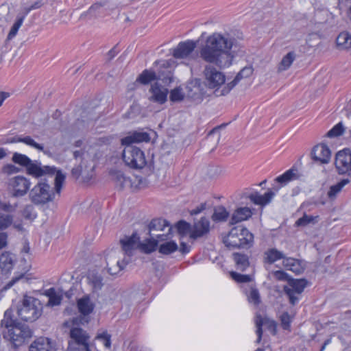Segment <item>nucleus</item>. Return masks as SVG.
<instances>
[{"instance_id": "1", "label": "nucleus", "mask_w": 351, "mask_h": 351, "mask_svg": "<svg viewBox=\"0 0 351 351\" xmlns=\"http://www.w3.org/2000/svg\"><path fill=\"white\" fill-rule=\"evenodd\" d=\"M235 41L228 34L214 33L208 36L206 45L200 50V57L206 62L213 63L220 68L231 65L234 56L231 49Z\"/></svg>"}, {"instance_id": "2", "label": "nucleus", "mask_w": 351, "mask_h": 351, "mask_svg": "<svg viewBox=\"0 0 351 351\" xmlns=\"http://www.w3.org/2000/svg\"><path fill=\"white\" fill-rule=\"evenodd\" d=\"M1 325L7 330L3 332V337L9 339L14 348L21 346L33 335V331L28 325L21 323L14 317L12 308L5 311Z\"/></svg>"}, {"instance_id": "3", "label": "nucleus", "mask_w": 351, "mask_h": 351, "mask_svg": "<svg viewBox=\"0 0 351 351\" xmlns=\"http://www.w3.org/2000/svg\"><path fill=\"white\" fill-rule=\"evenodd\" d=\"M222 241L229 250L250 249L254 244V234L243 226L232 227Z\"/></svg>"}, {"instance_id": "4", "label": "nucleus", "mask_w": 351, "mask_h": 351, "mask_svg": "<svg viewBox=\"0 0 351 351\" xmlns=\"http://www.w3.org/2000/svg\"><path fill=\"white\" fill-rule=\"evenodd\" d=\"M12 161L24 167L27 175L38 179L45 176H53L56 171L55 167L43 166L40 161L32 160L27 156L18 152L12 154Z\"/></svg>"}, {"instance_id": "5", "label": "nucleus", "mask_w": 351, "mask_h": 351, "mask_svg": "<svg viewBox=\"0 0 351 351\" xmlns=\"http://www.w3.org/2000/svg\"><path fill=\"white\" fill-rule=\"evenodd\" d=\"M122 158L125 164L132 169L145 168L147 174H151L154 171V156H152L151 160H147L144 152L136 146H125Z\"/></svg>"}, {"instance_id": "6", "label": "nucleus", "mask_w": 351, "mask_h": 351, "mask_svg": "<svg viewBox=\"0 0 351 351\" xmlns=\"http://www.w3.org/2000/svg\"><path fill=\"white\" fill-rule=\"evenodd\" d=\"M43 304L40 301L34 297L25 295L16 306V313L24 322H33L42 315Z\"/></svg>"}, {"instance_id": "7", "label": "nucleus", "mask_w": 351, "mask_h": 351, "mask_svg": "<svg viewBox=\"0 0 351 351\" xmlns=\"http://www.w3.org/2000/svg\"><path fill=\"white\" fill-rule=\"evenodd\" d=\"M40 178L37 184L30 190L29 194L31 202L36 205H44L52 202L55 195L47 179L43 178V177Z\"/></svg>"}, {"instance_id": "8", "label": "nucleus", "mask_w": 351, "mask_h": 351, "mask_svg": "<svg viewBox=\"0 0 351 351\" xmlns=\"http://www.w3.org/2000/svg\"><path fill=\"white\" fill-rule=\"evenodd\" d=\"M68 351H93L92 346L88 343L90 338L86 330L81 328L73 327L70 330Z\"/></svg>"}, {"instance_id": "9", "label": "nucleus", "mask_w": 351, "mask_h": 351, "mask_svg": "<svg viewBox=\"0 0 351 351\" xmlns=\"http://www.w3.org/2000/svg\"><path fill=\"white\" fill-rule=\"evenodd\" d=\"M110 175L115 188L119 191L130 189L132 191H136L144 187L142 178L136 177L134 180H132L130 178L125 176L120 171H111Z\"/></svg>"}, {"instance_id": "10", "label": "nucleus", "mask_w": 351, "mask_h": 351, "mask_svg": "<svg viewBox=\"0 0 351 351\" xmlns=\"http://www.w3.org/2000/svg\"><path fill=\"white\" fill-rule=\"evenodd\" d=\"M154 65L157 66L156 71V80L161 81L165 86L169 85L173 81V60H160L154 62Z\"/></svg>"}, {"instance_id": "11", "label": "nucleus", "mask_w": 351, "mask_h": 351, "mask_svg": "<svg viewBox=\"0 0 351 351\" xmlns=\"http://www.w3.org/2000/svg\"><path fill=\"white\" fill-rule=\"evenodd\" d=\"M335 166L339 175H347L351 178V150L345 148L335 155Z\"/></svg>"}, {"instance_id": "12", "label": "nucleus", "mask_w": 351, "mask_h": 351, "mask_svg": "<svg viewBox=\"0 0 351 351\" xmlns=\"http://www.w3.org/2000/svg\"><path fill=\"white\" fill-rule=\"evenodd\" d=\"M308 284V282L305 278L294 279L292 278L291 280H289V286L290 287L287 285L284 286L283 291L288 296L289 303L291 305L295 306L299 300V298L295 294L302 293Z\"/></svg>"}, {"instance_id": "13", "label": "nucleus", "mask_w": 351, "mask_h": 351, "mask_svg": "<svg viewBox=\"0 0 351 351\" xmlns=\"http://www.w3.org/2000/svg\"><path fill=\"white\" fill-rule=\"evenodd\" d=\"M9 188L13 197H19L25 195L31 186L30 180L23 176H16L9 180Z\"/></svg>"}, {"instance_id": "14", "label": "nucleus", "mask_w": 351, "mask_h": 351, "mask_svg": "<svg viewBox=\"0 0 351 351\" xmlns=\"http://www.w3.org/2000/svg\"><path fill=\"white\" fill-rule=\"evenodd\" d=\"M205 77V84L210 88H215L223 84L226 81L225 75L216 68L212 66H206L204 71Z\"/></svg>"}, {"instance_id": "15", "label": "nucleus", "mask_w": 351, "mask_h": 351, "mask_svg": "<svg viewBox=\"0 0 351 351\" xmlns=\"http://www.w3.org/2000/svg\"><path fill=\"white\" fill-rule=\"evenodd\" d=\"M311 156L315 162L328 164L330 160L331 152L326 145L320 143L313 147Z\"/></svg>"}, {"instance_id": "16", "label": "nucleus", "mask_w": 351, "mask_h": 351, "mask_svg": "<svg viewBox=\"0 0 351 351\" xmlns=\"http://www.w3.org/2000/svg\"><path fill=\"white\" fill-rule=\"evenodd\" d=\"M196 46L197 43L192 40L180 42L173 49L172 56L176 59L186 58L194 51Z\"/></svg>"}, {"instance_id": "17", "label": "nucleus", "mask_w": 351, "mask_h": 351, "mask_svg": "<svg viewBox=\"0 0 351 351\" xmlns=\"http://www.w3.org/2000/svg\"><path fill=\"white\" fill-rule=\"evenodd\" d=\"M140 241V237L136 232H134L131 236H125L119 241L123 254L132 256L133 251L137 247Z\"/></svg>"}, {"instance_id": "18", "label": "nucleus", "mask_w": 351, "mask_h": 351, "mask_svg": "<svg viewBox=\"0 0 351 351\" xmlns=\"http://www.w3.org/2000/svg\"><path fill=\"white\" fill-rule=\"evenodd\" d=\"M151 140L149 134L144 132L143 129L129 132V134L121 139V143L125 146H132V143L142 142L148 143Z\"/></svg>"}, {"instance_id": "19", "label": "nucleus", "mask_w": 351, "mask_h": 351, "mask_svg": "<svg viewBox=\"0 0 351 351\" xmlns=\"http://www.w3.org/2000/svg\"><path fill=\"white\" fill-rule=\"evenodd\" d=\"M192 228L190 238L195 240L203 237L210 232V221L206 217H202L198 221L194 222Z\"/></svg>"}, {"instance_id": "20", "label": "nucleus", "mask_w": 351, "mask_h": 351, "mask_svg": "<svg viewBox=\"0 0 351 351\" xmlns=\"http://www.w3.org/2000/svg\"><path fill=\"white\" fill-rule=\"evenodd\" d=\"M29 351H56V348L51 339L40 337L30 344Z\"/></svg>"}, {"instance_id": "21", "label": "nucleus", "mask_w": 351, "mask_h": 351, "mask_svg": "<svg viewBox=\"0 0 351 351\" xmlns=\"http://www.w3.org/2000/svg\"><path fill=\"white\" fill-rule=\"evenodd\" d=\"M149 91L152 93L149 100L160 104H165L167 100L169 90L167 88L162 87L161 85L155 82L152 85Z\"/></svg>"}, {"instance_id": "22", "label": "nucleus", "mask_w": 351, "mask_h": 351, "mask_svg": "<svg viewBox=\"0 0 351 351\" xmlns=\"http://www.w3.org/2000/svg\"><path fill=\"white\" fill-rule=\"evenodd\" d=\"M253 73V69L250 66H245L235 76L234 79L228 83L221 91V95H226L228 94L230 90L243 79L250 77Z\"/></svg>"}, {"instance_id": "23", "label": "nucleus", "mask_w": 351, "mask_h": 351, "mask_svg": "<svg viewBox=\"0 0 351 351\" xmlns=\"http://www.w3.org/2000/svg\"><path fill=\"white\" fill-rule=\"evenodd\" d=\"M256 335L257 340L256 343H259L261 341L263 336V325L267 324V328L271 330L274 335L276 334V323L273 320H269L267 318L263 319L261 315H258L256 317Z\"/></svg>"}, {"instance_id": "24", "label": "nucleus", "mask_w": 351, "mask_h": 351, "mask_svg": "<svg viewBox=\"0 0 351 351\" xmlns=\"http://www.w3.org/2000/svg\"><path fill=\"white\" fill-rule=\"evenodd\" d=\"M252 210L248 207L237 208L232 215L229 224L233 226L241 221H246L252 216Z\"/></svg>"}, {"instance_id": "25", "label": "nucleus", "mask_w": 351, "mask_h": 351, "mask_svg": "<svg viewBox=\"0 0 351 351\" xmlns=\"http://www.w3.org/2000/svg\"><path fill=\"white\" fill-rule=\"evenodd\" d=\"M274 195L275 193L269 190L263 195L259 194L258 192L252 193L247 196V198L254 204L263 206L271 202Z\"/></svg>"}, {"instance_id": "26", "label": "nucleus", "mask_w": 351, "mask_h": 351, "mask_svg": "<svg viewBox=\"0 0 351 351\" xmlns=\"http://www.w3.org/2000/svg\"><path fill=\"white\" fill-rule=\"evenodd\" d=\"M14 255L9 252H5L0 256V268L2 273L6 274L10 272L14 265Z\"/></svg>"}, {"instance_id": "27", "label": "nucleus", "mask_w": 351, "mask_h": 351, "mask_svg": "<svg viewBox=\"0 0 351 351\" xmlns=\"http://www.w3.org/2000/svg\"><path fill=\"white\" fill-rule=\"evenodd\" d=\"M77 304L79 312L84 316L89 315L93 311L95 307L88 295H85L79 299Z\"/></svg>"}, {"instance_id": "28", "label": "nucleus", "mask_w": 351, "mask_h": 351, "mask_svg": "<svg viewBox=\"0 0 351 351\" xmlns=\"http://www.w3.org/2000/svg\"><path fill=\"white\" fill-rule=\"evenodd\" d=\"M232 258L235 263L237 269L244 271L250 267L249 256L241 252H234L232 254Z\"/></svg>"}, {"instance_id": "29", "label": "nucleus", "mask_w": 351, "mask_h": 351, "mask_svg": "<svg viewBox=\"0 0 351 351\" xmlns=\"http://www.w3.org/2000/svg\"><path fill=\"white\" fill-rule=\"evenodd\" d=\"M186 97L192 101H199L202 99V94L201 93L199 85L197 83H190L186 87Z\"/></svg>"}, {"instance_id": "30", "label": "nucleus", "mask_w": 351, "mask_h": 351, "mask_svg": "<svg viewBox=\"0 0 351 351\" xmlns=\"http://www.w3.org/2000/svg\"><path fill=\"white\" fill-rule=\"evenodd\" d=\"M350 182L348 178H344L340 180L337 184L330 186L328 191L327 192L328 198L333 201L335 200L338 194L341 191L342 189Z\"/></svg>"}, {"instance_id": "31", "label": "nucleus", "mask_w": 351, "mask_h": 351, "mask_svg": "<svg viewBox=\"0 0 351 351\" xmlns=\"http://www.w3.org/2000/svg\"><path fill=\"white\" fill-rule=\"evenodd\" d=\"M285 258L284 254L276 248L269 249L264 253V262L268 264H272L280 259L285 261Z\"/></svg>"}, {"instance_id": "32", "label": "nucleus", "mask_w": 351, "mask_h": 351, "mask_svg": "<svg viewBox=\"0 0 351 351\" xmlns=\"http://www.w3.org/2000/svg\"><path fill=\"white\" fill-rule=\"evenodd\" d=\"M283 264L287 269L292 271L296 274H301L304 268L302 265V261L293 258H286Z\"/></svg>"}, {"instance_id": "33", "label": "nucleus", "mask_w": 351, "mask_h": 351, "mask_svg": "<svg viewBox=\"0 0 351 351\" xmlns=\"http://www.w3.org/2000/svg\"><path fill=\"white\" fill-rule=\"evenodd\" d=\"M158 245V241L152 237L145 239V243L139 242L138 248L145 254H151L157 249Z\"/></svg>"}, {"instance_id": "34", "label": "nucleus", "mask_w": 351, "mask_h": 351, "mask_svg": "<svg viewBox=\"0 0 351 351\" xmlns=\"http://www.w3.org/2000/svg\"><path fill=\"white\" fill-rule=\"evenodd\" d=\"M337 47L341 49L351 48V34L348 32H341L336 38Z\"/></svg>"}, {"instance_id": "35", "label": "nucleus", "mask_w": 351, "mask_h": 351, "mask_svg": "<svg viewBox=\"0 0 351 351\" xmlns=\"http://www.w3.org/2000/svg\"><path fill=\"white\" fill-rule=\"evenodd\" d=\"M154 80H156V71L152 69H145L137 77V82L143 85H147Z\"/></svg>"}, {"instance_id": "36", "label": "nucleus", "mask_w": 351, "mask_h": 351, "mask_svg": "<svg viewBox=\"0 0 351 351\" xmlns=\"http://www.w3.org/2000/svg\"><path fill=\"white\" fill-rule=\"evenodd\" d=\"M297 170L292 167L285 171L283 174L278 176L275 181L282 185L287 184L289 182L299 178V176L295 173Z\"/></svg>"}, {"instance_id": "37", "label": "nucleus", "mask_w": 351, "mask_h": 351, "mask_svg": "<svg viewBox=\"0 0 351 351\" xmlns=\"http://www.w3.org/2000/svg\"><path fill=\"white\" fill-rule=\"evenodd\" d=\"M229 215V213L223 206H218L214 208V212L211 216V219L215 222L226 221Z\"/></svg>"}, {"instance_id": "38", "label": "nucleus", "mask_w": 351, "mask_h": 351, "mask_svg": "<svg viewBox=\"0 0 351 351\" xmlns=\"http://www.w3.org/2000/svg\"><path fill=\"white\" fill-rule=\"evenodd\" d=\"M166 227H170L169 222L164 219L158 218L152 219L148 225L149 234L152 230L162 231Z\"/></svg>"}, {"instance_id": "39", "label": "nucleus", "mask_w": 351, "mask_h": 351, "mask_svg": "<svg viewBox=\"0 0 351 351\" xmlns=\"http://www.w3.org/2000/svg\"><path fill=\"white\" fill-rule=\"evenodd\" d=\"M295 58L296 54L294 51L289 52L281 60L278 64V70L279 71L287 70L291 66Z\"/></svg>"}, {"instance_id": "40", "label": "nucleus", "mask_w": 351, "mask_h": 351, "mask_svg": "<svg viewBox=\"0 0 351 351\" xmlns=\"http://www.w3.org/2000/svg\"><path fill=\"white\" fill-rule=\"evenodd\" d=\"M178 250L177 243L173 241L162 243L158 247V252L165 255L171 254Z\"/></svg>"}, {"instance_id": "41", "label": "nucleus", "mask_w": 351, "mask_h": 351, "mask_svg": "<svg viewBox=\"0 0 351 351\" xmlns=\"http://www.w3.org/2000/svg\"><path fill=\"white\" fill-rule=\"evenodd\" d=\"M175 227L177 230L178 233L182 236H185L189 233L191 234V232L193 230L192 226L191 225V223L186 222L184 220L178 221L176 223Z\"/></svg>"}, {"instance_id": "42", "label": "nucleus", "mask_w": 351, "mask_h": 351, "mask_svg": "<svg viewBox=\"0 0 351 351\" xmlns=\"http://www.w3.org/2000/svg\"><path fill=\"white\" fill-rule=\"evenodd\" d=\"M318 219H319V216L314 217V216H311V215H308L306 214H304V215L302 217L299 218L295 221V226L297 227H299V226L304 227V226H306L309 223H313V224L316 223L318 221Z\"/></svg>"}, {"instance_id": "43", "label": "nucleus", "mask_w": 351, "mask_h": 351, "mask_svg": "<svg viewBox=\"0 0 351 351\" xmlns=\"http://www.w3.org/2000/svg\"><path fill=\"white\" fill-rule=\"evenodd\" d=\"M53 175H56L55 179H54V184H55L54 189H55L56 193L59 194L62 190V185L64 182L66 176L64 174H63L62 173V171L60 170H57L56 168V171Z\"/></svg>"}, {"instance_id": "44", "label": "nucleus", "mask_w": 351, "mask_h": 351, "mask_svg": "<svg viewBox=\"0 0 351 351\" xmlns=\"http://www.w3.org/2000/svg\"><path fill=\"white\" fill-rule=\"evenodd\" d=\"M169 93V99L173 103L180 102L185 97L184 93H182V88L180 86L172 89Z\"/></svg>"}, {"instance_id": "45", "label": "nucleus", "mask_w": 351, "mask_h": 351, "mask_svg": "<svg viewBox=\"0 0 351 351\" xmlns=\"http://www.w3.org/2000/svg\"><path fill=\"white\" fill-rule=\"evenodd\" d=\"M344 132V127L341 122L336 124L331 130H330L324 136L328 138L337 137L343 134Z\"/></svg>"}, {"instance_id": "46", "label": "nucleus", "mask_w": 351, "mask_h": 351, "mask_svg": "<svg viewBox=\"0 0 351 351\" xmlns=\"http://www.w3.org/2000/svg\"><path fill=\"white\" fill-rule=\"evenodd\" d=\"M247 299L249 302L256 306H258L261 302L260 293L256 287H251L250 293L247 295Z\"/></svg>"}, {"instance_id": "47", "label": "nucleus", "mask_w": 351, "mask_h": 351, "mask_svg": "<svg viewBox=\"0 0 351 351\" xmlns=\"http://www.w3.org/2000/svg\"><path fill=\"white\" fill-rule=\"evenodd\" d=\"M23 22V16H16V20L12 26L8 34L7 39L12 40L17 34L19 29L22 25Z\"/></svg>"}, {"instance_id": "48", "label": "nucleus", "mask_w": 351, "mask_h": 351, "mask_svg": "<svg viewBox=\"0 0 351 351\" xmlns=\"http://www.w3.org/2000/svg\"><path fill=\"white\" fill-rule=\"evenodd\" d=\"M13 222V216L0 213V231L7 229Z\"/></svg>"}, {"instance_id": "49", "label": "nucleus", "mask_w": 351, "mask_h": 351, "mask_svg": "<svg viewBox=\"0 0 351 351\" xmlns=\"http://www.w3.org/2000/svg\"><path fill=\"white\" fill-rule=\"evenodd\" d=\"M22 215L24 217L25 219L29 220V221H33L34 220L37 215L34 212V208L32 205H27L22 211Z\"/></svg>"}, {"instance_id": "50", "label": "nucleus", "mask_w": 351, "mask_h": 351, "mask_svg": "<svg viewBox=\"0 0 351 351\" xmlns=\"http://www.w3.org/2000/svg\"><path fill=\"white\" fill-rule=\"evenodd\" d=\"M231 278L239 283L248 282L252 280V278L250 275L241 274L236 271H231L230 273Z\"/></svg>"}, {"instance_id": "51", "label": "nucleus", "mask_w": 351, "mask_h": 351, "mask_svg": "<svg viewBox=\"0 0 351 351\" xmlns=\"http://www.w3.org/2000/svg\"><path fill=\"white\" fill-rule=\"evenodd\" d=\"M49 302L52 306H57L61 303L62 296L56 293L54 288H51L49 290Z\"/></svg>"}, {"instance_id": "52", "label": "nucleus", "mask_w": 351, "mask_h": 351, "mask_svg": "<svg viewBox=\"0 0 351 351\" xmlns=\"http://www.w3.org/2000/svg\"><path fill=\"white\" fill-rule=\"evenodd\" d=\"M128 263V261H125V260L123 261V264H121L120 261H118L116 263V265L112 267H109L108 264H107L106 269L108 270V272L110 275H114L121 271L122 269H123L124 267Z\"/></svg>"}, {"instance_id": "53", "label": "nucleus", "mask_w": 351, "mask_h": 351, "mask_svg": "<svg viewBox=\"0 0 351 351\" xmlns=\"http://www.w3.org/2000/svg\"><path fill=\"white\" fill-rule=\"evenodd\" d=\"M96 339L103 341L104 346L106 348H110L111 346V335L108 333L106 330L103 331L101 333H98L95 337Z\"/></svg>"}, {"instance_id": "54", "label": "nucleus", "mask_w": 351, "mask_h": 351, "mask_svg": "<svg viewBox=\"0 0 351 351\" xmlns=\"http://www.w3.org/2000/svg\"><path fill=\"white\" fill-rule=\"evenodd\" d=\"M226 125L223 124L220 126L215 127L212 129L206 136V141H210L212 140V138H214L215 141L217 143L219 142L220 138V134H219V131L221 128H223Z\"/></svg>"}, {"instance_id": "55", "label": "nucleus", "mask_w": 351, "mask_h": 351, "mask_svg": "<svg viewBox=\"0 0 351 351\" xmlns=\"http://www.w3.org/2000/svg\"><path fill=\"white\" fill-rule=\"evenodd\" d=\"M22 143L31 146L39 151L44 152V147L43 145L36 143L31 136H26L23 137Z\"/></svg>"}, {"instance_id": "56", "label": "nucleus", "mask_w": 351, "mask_h": 351, "mask_svg": "<svg viewBox=\"0 0 351 351\" xmlns=\"http://www.w3.org/2000/svg\"><path fill=\"white\" fill-rule=\"evenodd\" d=\"M90 283L95 290H100L103 287L102 278L98 275H92L88 278Z\"/></svg>"}, {"instance_id": "57", "label": "nucleus", "mask_w": 351, "mask_h": 351, "mask_svg": "<svg viewBox=\"0 0 351 351\" xmlns=\"http://www.w3.org/2000/svg\"><path fill=\"white\" fill-rule=\"evenodd\" d=\"M21 171V169L19 167L12 164L5 165L1 169L3 173L8 176L19 173Z\"/></svg>"}, {"instance_id": "58", "label": "nucleus", "mask_w": 351, "mask_h": 351, "mask_svg": "<svg viewBox=\"0 0 351 351\" xmlns=\"http://www.w3.org/2000/svg\"><path fill=\"white\" fill-rule=\"evenodd\" d=\"M281 326L284 330H290L291 328V318L287 312H284L280 317Z\"/></svg>"}, {"instance_id": "59", "label": "nucleus", "mask_w": 351, "mask_h": 351, "mask_svg": "<svg viewBox=\"0 0 351 351\" xmlns=\"http://www.w3.org/2000/svg\"><path fill=\"white\" fill-rule=\"evenodd\" d=\"M105 5L104 3H95L90 6V8L88 10V14L97 17L99 15L100 12L99 10Z\"/></svg>"}, {"instance_id": "60", "label": "nucleus", "mask_w": 351, "mask_h": 351, "mask_svg": "<svg viewBox=\"0 0 351 351\" xmlns=\"http://www.w3.org/2000/svg\"><path fill=\"white\" fill-rule=\"evenodd\" d=\"M274 276L278 280L287 281L288 284L289 283V280L292 278L287 272L282 270L276 271Z\"/></svg>"}, {"instance_id": "61", "label": "nucleus", "mask_w": 351, "mask_h": 351, "mask_svg": "<svg viewBox=\"0 0 351 351\" xmlns=\"http://www.w3.org/2000/svg\"><path fill=\"white\" fill-rule=\"evenodd\" d=\"M221 171L222 170L219 167L211 166L208 169V175L210 178H216L221 174Z\"/></svg>"}, {"instance_id": "62", "label": "nucleus", "mask_w": 351, "mask_h": 351, "mask_svg": "<svg viewBox=\"0 0 351 351\" xmlns=\"http://www.w3.org/2000/svg\"><path fill=\"white\" fill-rule=\"evenodd\" d=\"M8 234L6 232H0V250L5 248L8 245Z\"/></svg>"}, {"instance_id": "63", "label": "nucleus", "mask_w": 351, "mask_h": 351, "mask_svg": "<svg viewBox=\"0 0 351 351\" xmlns=\"http://www.w3.org/2000/svg\"><path fill=\"white\" fill-rule=\"evenodd\" d=\"M206 202L200 204V205L197 206L195 209H193L189 211L190 215L191 216H193V215L200 213L201 212H202L203 210H204L206 209Z\"/></svg>"}, {"instance_id": "64", "label": "nucleus", "mask_w": 351, "mask_h": 351, "mask_svg": "<svg viewBox=\"0 0 351 351\" xmlns=\"http://www.w3.org/2000/svg\"><path fill=\"white\" fill-rule=\"evenodd\" d=\"M82 167L81 165L73 167L71 170V176L75 180H77L82 174Z\"/></svg>"}]
</instances>
